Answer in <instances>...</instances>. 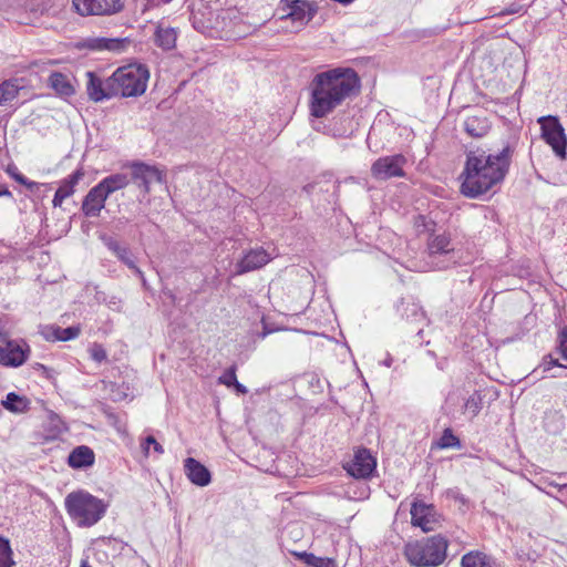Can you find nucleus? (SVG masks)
<instances>
[{
	"label": "nucleus",
	"instance_id": "nucleus-1",
	"mask_svg": "<svg viewBox=\"0 0 567 567\" xmlns=\"http://www.w3.org/2000/svg\"><path fill=\"white\" fill-rule=\"evenodd\" d=\"M513 154L514 147L509 144L495 153H486L482 148L468 151L461 174V193L468 198H477L501 184L509 171Z\"/></svg>",
	"mask_w": 567,
	"mask_h": 567
},
{
	"label": "nucleus",
	"instance_id": "nucleus-2",
	"mask_svg": "<svg viewBox=\"0 0 567 567\" xmlns=\"http://www.w3.org/2000/svg\"><path fill=\"white\" fill-rule=\"evenodd\" d=\"M310 89V114L321 118L358 93L360 79L353 69L336 68L315 75Z\"/></svg>",
	"mask_w": 567,
	"mask_h": 567
},
{
	"label": "nucleus",
	"instance_id": "nucleus-3",
	"mask_svg": "<svg viewBox=\"0 0 567 567\" xmlns=\"http://www.w3.org/2000/svg\"><path fill=\"white\" fill-rule=\"evenodd\" d=\"M449 542L442 535L425 537L408 543L404 555L408 561L415 567H436L446 558Z\"/></svg>",
	"mask_w": 567,
	"mask_h": 567
},
{
	"label": "nucleus",
	"instance_id": "nucleus-4",
	"mask_svg": "<svg viewBox=\"0 0 567 567\" xmlns=\"http://www.w3.org/2000/svg\"><path fill=\"white\" fill-rule=\"evenodd\" d=\"M150 71L144 64H128L116 69L110 76L109 87L116 96L131 97L142 95L147 87Z\"/></svg>",
	"mask_w": 567,
	"mask_h": 567
},
{
	"label": "nucleus",
	"instance_id": "nucleus-5",
	"mask_svg": "<svg viewBox=\"0 0 567 567\" xmlns=\"http://www.w3.org/2000/svg\"><path fill=\"white\" fill-rule=\"evenodd\" d=\"M65 508L68 514L82 527L93 526L106 512V505L102 499L84 491L70 493L65 497Z\"/></svg>",
	"mask_w": 567,
	"mask_h": 567
},
{
	"label": "nucleus",
	"instance_id": "nucleus-6",
	"mask_svg": "<svg viewBox=\"0 0 567 567\" xmlns=\"http://www.w3.org/2000/svg\"><path fill=\"white\" fill-rule=\"evenodd\" d=\"M429 256L435 269L443 270L455 264L460 258L450 235L446 233L433 234L427 241Z\"/></svg>",
	"mask_w": 567,
	"mask_h": 567
},
{
	"label": "nucleus",
	"instance_id": "nucleus-7",
	"mask_svg": "<svg viewBox=\"0 0 567 567\" xmlns=\"http://www.w3.org/2000/svg\"><path fill=\"white\" fill-rule=\"evenodd\" d=\"M538 123L540 124L542 137L551 146L558 157L565 158L567 138L558 118L551 115L542 116L538 118Z\"/></svg>",
	"mask_w": 567,
	"mask_h": 567
},
{
	"label": "nucleus",
	"instance_id": "nucleus-8",
	"mask_svg": "<svg viewBox=\"0 0 567 567\" xmlns=\"http://www.w3.org/2000/svg\"><path fill=\"white\" fill-rule=\"evenodd\" d=\"M406 158L402 154L379 157L371 165V175L378 181H386L394 177H404Z\"/></svg>",
	"mask_w": 567,
	"mask_h": 567
},
{
	"label": "nucleus",
	"instance_id": "nucleus-9",
	"mask_svg": "<svg viewBox=\"0 0 567 567\" xmlns=\"http://www.w3.org/2000/svg\"><path fill=\"white\" fill-rule=\"evenodd\" d=\"M278 10L282 12L279 19H290L302 27L313 18L317 6L306 0H281Z\"/></svg>",
	"mask_w": 567,
	"mask_h": 567
},
{
	"label": "nucleus",
	"instance_id": "nucleus-10",
	"mask_svg": "<svg viewBox=\"0 0 567 567\" xmlns=\"http://www.w3.org/2000/svg\"><path fill=\"white\" fill-rule=\"evenodd\" d=\"M130 182H133L144 195L148 194L154 183H164L165 175L155 166L142 162L131 164Z\"/></svg>",
	"mask_w": 567,
	"mask_h": 567
},
{
	"label": "nucleus",
	"instance_id": "nucleus-11",
	"mask_svg": "<svg viewBox=\"0 0 567 567\" xmlns=\"http://www.w3.org/2000/svg\"><path fill=\"white\" fill-rule=\"evenodd\" d=\"M411 523L424 533L433 532L441 526V515L432 504L415 501L411 506Z\"/></svg>",
	"mask_w": 567,
	"mask_h": 567
},
{
	"label": "nucleus",
	"instance_id": "nucleus-12",
	"mask_svg": "<svg viewBox=\"0 0 567 567\" xmlns=\"http://www.w3.org/2000/svg\"><path fill=\"white\" fill-rule=\"evenodd\" d=\"M81 16L114 14L122 10L121 0H73Z\"/></svg>",
	"mask_w": 567,
	"mask_h": 567
},
{
	"label": "nucleus",
	"instance_id": "nucleus-13",
	"mask_svg": "<svg viewBox=\"0 0 567 567\" xmlns=\"http://www.w3.org/2000/svg\"><path fill=\"white\" fill-rule=\"evenodd\" d=\"M30 353V347L21 341L10 340L0 347V364L4 367L17 368L22 365Z\"/></svg>",
	"mask_w": 567,
	"mask_h": 567
},
{
	"label": "nucleus",
	"instance_id": "nucleus-14",
	"mask_svg": "<svg viewBox=\"0 0 567 567\" xmlns=\"http://www.w3.org/2000/svg\"><path fill=\"white\" fill-rule=\"evenodd\" d=\"M375 466V458L370 451L361 449L354 453L353 460L346 466V470L355 478H368L374 472Z\"/></svg>",
	"mask_w": 567,
	"mask_h": 567
},
{
	"label": "nucleus",
	"instance_id": "nucleus-15",
	"mask_svg": "<svg viewBox=\"0 0 567 567\" xmlns=\"http://www.w3.org/2000/svg\"><path fill=\"white\" fill-rule=\"evenodd\" d=\"M271 260L270 255L264 248L250 249L236 265V275L254 271L267 265Z\"/></svg>",
	"mask_w": 567,
	"mask_h": 567
},
{
	"label": "nucleus",
	"instance_id": "nucleus-16",
	"mask_svg": "<svg viewBox=\"0 0 567 567\" xmlns=\"http://www.w3.org/2000/svg\"><path fill=\"white\" fill-rule=\"evenodd\" d=\"M109 195L96 184L92 187L82 203V212L87 217H97L105 206Z\"/></svg>",
	"mask_w": 567,
	"mask_h": 567
},
{
	"label": "nucleus",
	"instance_id": "nucleus-17",
	"mask_svg": "<svg viewBox=\"0 0 567 567\" xmlns=\"http://www.w3.org/2000/svg\"><path fill=\"white\" fill-rule=\"evenodd\" d=\"M87 82H86V92L89 97L94 102H101L103 100L111 99L116 96V93H112L109 87L110 78L105 81H102L99 76H96L93 72H87ZM112 91H114L112 89Z\"/></svg>",
	"mask_w": 567,
	"mask_h": 567
},
{
	"label": "nucleus",
	"instance_id": "nucleus-18",
	"mask_svg": "<svg viewBox=\"0 0 567 567\" xmlns=\"http://www.w3.org/2000/svg\"><path fill=\"white\" fill-rule=\"evenodd\" d=\"M184 472L187 478L197 486H207L212 481L208 468L193 457L184 461Z\"/></svg>",
	"mask_w": 567,
	"mask_h": 567
},
{
	"label": "nucleus",
	"instance_id": "nucleus-19",
	"mask_svg": "<svg viewBox=\"0 0 567 567\" xmlns=\"http://www.w3.org/2000/svg\"><path fill=\"white\" fill-rule=\"evenodd\" d=\"M95 461L94 452L86 445L76 446L71 451L68 457V464L72 468H84L92 466Z\"/></svg>",
	"mask_w": 567,
	"mask_h": 567
},
{
	"label": "nucleus",
	"instance_id": "nucleus-20",
	"mask_svg": "<svg viewBox=\"0 0 567 567\" xmlns=\"http://www.w3.org/2000/svg\"><path fill=\"white\" fill-rule=\"evenodd\" d=\"M463 126L465 132L475 138L485 136L491 128L487 117L477 115L467 116Z\"/></svg>",
	"mask_w": 567,
	"mask_h": 567
},
{
	"label": "nucleus",
	"instance_id": "nucleus-21",
	"mask_svg": "<svg viewBox=\"0 0 567 567\" xmlns=\"http://www.w3.org/2000/svg\"><path fill=\"white\" fill-rule=\"evenodd\" d=\"M130 184V176L125 173H116L104 177L99 185L110 196L116 190L125 188Z\"/></svg>",
	"mask_w": 567,
	"mask_h": 567
},
{
	"label": "nucleus",
	"instance_id": "nucleus-22",
	"mask_svg": "<svg viewBox=\"0 0 567 567\" xmlns=\"http://www.w3.org/2000/svg\"><path fill=\"white\" fill-rule=\"evenodd\" d=\"M176 39L177 32L175 29L162 24L157 25L154 34V41L157 47L163 50H171L175 47Z\"/></svg>",
	"mask_w": 567,
	"mask_h": 567
},
{
	"label": "nucleus",
	"instance_id": "nucleus-23",
	"mask_svg": "<svg viewBox=\"0 0 567 567\" xmlns=\"http://www.w3.org/2000/svg\"><path fill=\"white\" fill-rule=\"evenodd\" d=\"M462 567H494L493 559L481 553V551H470L465 554L461 559Z\"/></svg>",
	"mask_w": 567,
	"mask_h": 567
},
{
	"label": "nucleus",
	"instance_id": "nucleus-24",
	"mask_svg": "<svg viewBox=\"0 0 567 567\" xmlns=\"http://www.w3.org/2000/svg\"><path fill=\"white\" fill-rule=\"evenodd\" d=\"M30 401L25 396H21L14 392L7 394L2 401V405L6 410L13 413H23L29 410Z\"/></svg>",
	"mask_w": 567,
	"mask_h": 567
},
{
	"label": "nucleus",
	"instance_id": "nucleus-25",
	"mask_svg": "<svg viewBox=\"0 0 567 567\" xmlns=\"http://www.w3.org/2000/svg\"><path fill=\"white\" fill-rule=\"evenodd\" d=\"M398 311L401 312V316L405 318L408 321L419 322L425 318L421 306L414 301L402 300L400 306L398 307Z\"/></svg>",
	"mask_w": 567,
	"mask_h": 567
},
{
	"label": "nucleus",
	"instance_id": "nucleus-26",
	"mask_svg": "<svg viewBox=\"0 0 567 567\" xmlns=\"http://www.w3.org/2000/svg\"><path fill=\"white\" fill-rule=\"evenodd\" d=\"M66 426L62 419L55 414L54 412H50L48 414V422H47V440H55L58 439L62 433L66 431Z\"/></svg>",
	"mask_w": 567,
	"mask_h": 567
},
{
	"label": "nucleus",
	"instance_id": "nucleus-27",
	"mask_svg": "<svg viewBox=\"0 0 567 567\" xmlns=\"http://www.w3.org/2000/svg\"><path fill=\"white\" fill-rule=\"evenodd\" d=\"M127 45L125 39L101 38L93 41L92 48L100 51L122 52Z\"/></svg>",
	"mask_w": 567,
	"mask_h": 567
},
{
	"label": "nucleus",
	"instance_id": "nucleus-28",
	"mask_svg": "<svg viewBox=\"0 0 567 567\" xmlns=\"http://www.w3.org/2000/svg\"><path fill=\"white\" fill-rule=\"evenodd\" d=\"M50 85L51 87L59 94L69 96L73 94L74 90L68 78L59 72L52 73L50 75Z\"/></svg>",
	"mask_w": 567,
	"mask_h": 567
},
{
	"label": "nucleus",
	"instance_id": "nucleus-29",
	"mask_svg": "<svg viewBox=\"0 0 567 567\" xmlns=\"http://www.w3.org/2000/svg\"><path fill=\"white\" fill-rule=\"evenodd\" d=\"M20 89L18 80L3 81L0 84V105L12 101L18 95Z\"/></svg>",
	"mask_w": 567,
	"mask_h": 567
},
{
	"label": "nucleus",
	"instance_id": "nucleus-30",
	"mask_svg": "<svg viewBox=\"0 0 567 567\" xmlns=\"http://www.w3.org/2000/svg\"><path fill=\"white\" fill-rule=\"evenodd\" d=\"M83 176L84 174L82 171H75L61 182L56 190L66 198L70 197L74 193L75 185L83 178Z\"/></svg>",
	"mask_w": 567,
	"mask_h": 567
},
{
	"label": "nucleus",
	"instance_id": "nucleus-31",
	"mask_svg": "<svg viewBox=\"0 0 567 567\" xmlns=\"http://www.w3.org/2000/svg\"><path fill=\"white\" fill-rule=\"evenodd\" d=\"M296 556L302 559L310 567H333L334 561L331 558L318 557L310 553H296Z\"/></svg>",
	"mask_w": 567,
	"mask_h": 567
},
{
	"label": "nucleus",
	"instance_id": "nucleus-32",
	"mask_svg": "<svg viewBox=\"0 0 567 567\" xmlns=\"http://www.w3.org/2000/svg\"><path fill=\"white\" fill-rule=\"evenodd\" d=\"M7 173L19 184L25 186L30 192H34L39 184L37 182L28 179L24 175H22L17 166L9 165L7 168Z\"/></svg>",
	"mask_w": 567,
	"mask_h": 567
},
{
	"label": "nucleus",
	"instance_id": "nucleus-33",
	"mask_svg": "<svg viewBox=\"0 0 567 567\" xmlns=\"http://www.w3.org/2000/svg\"><path fill=\"white\" fill-rule=\"evenodd\" d=\"M12 550L7 538L0 536V567H12Z\"/></svg>",
	"mask_w": 567,
	"mask_h": 567
},
{
	"label": "nucleus",
	"instance_id": "nucleus-34",
	"mask_svg": "<svg viewBox=\"0 0 567 567\" xmlns=\"http://www.w3.org/2000/svg\"><path fill=\"white\" fill-rule=\"evenodd\" d=\"M482 396L480 393H473L465 402V412L471 414V417H475L482 410Z\"/></svg>",
	"mask_w": 567,
	"mask_h": 567
},
{
	"label": "nucleus",
	"instance_id": "nucleus-35",
	"mask_svg": "<svg viewBox=\"0 0 567 567\" xmlns=\"http://www.w3.org/2000/svg\"><path fill=\"white\" fill-rule=\"evenodd\" d=\"M437 445L441 449L460 447L461 442L458 437L453 434L451 429H445Z\"/></svg>",
	"mask_w": 567,
	"mask_h": 567
},
{
	"label": "nucleus",
	"instance_id": "nucleus-36",
	"mask_svg": "<svg viewBox=\"0 0 567 567\" xmlns=\"http://www.w3.org/2000/svg\"><path fill=\"white\" fill-rule=\"evenodd\" d=\"M557 351L567 361V327H561L557 336Z\"/></svg>",
	"mask_w": 567,
	"mask_h": 567
},
{
	"label": "nucleus",
	"instance_id": "nucleus-37",
	"mask_svg": "<svg viewBox=\"0 0 567 567\" xmlns=\"http://www.w3.org/2000/svg\"><path fill=\"white\" fill-rule=\"evenodd\" d=\"M103 244L117 257L120 256L122 252H125V248L124 246H121L120 243L114 239L113 237H110V236H106V235H103L101 237Z\"/></svg>",
	"mask_w": 567,
	"mask_h": 567
},
{
	"label": "nucleus",
	"instance_id": "nucleus-38",
	"mask_svg": "<svg viewBox=\"0 0 567 567\" xmlns=\"http://www.w3.org/2000/svg\"><path fill=\"white\" fill-rule=\"evenodd\" d=\"M59 333V341H69L72 339H75L80 334V328L78 327H68V328H61L59 327L58 330Z\"/></svg>",
	"mask_w": 567,
	"mask_h": 567
},
{
	"label": "nucleus",
	"instance_id": "nucleus-39",
	"mask_svg": "<svg viewBox=\"0 0 567 567\" xmlns=\"http://www.w3.org/2000/svg\"><path fill=\"white\" fill-rule=\"evenodd\" d=\"M153 445V449L154 451L157 453V454H163L164 453V449L163 446L155 440L154 436L152 435H148L144 442L142 443V450L144 452V454L147 456L150 454V446Z\"/></svg>",
	"mask_w": 567,
	"mask_h": 567
},
{
	"label": "nucleus",
	"instance_id": "nucleus-40",
	"mask_svg": "<svg viewBox=\"0 0 567 567\" xmlns=\"http://www.w3.org/2000/svg\"><path fill=\"white\" fill-rule=\"evenodd\" d=\"M236 381V365H231L223 373V375L219 377V383L228 388H230Z\"/></svg>",
	"mask_w": 567,
	"mask_h": 567
},
{
	"label": "nucleus",
	"instance_id": "nucleus-41",
	"mask_svg": "<svg viewBox=\"0 0 567 567\" xmlns=\"http://www.w3.org/2000/svg\"><path fill=\"white\" fill-rule=\"evenodd\" d=\"M90 357L92 360H94L95 362L97 363H101L103 362L104 360H106V351L105 349L103 348L102 344H99V343H94L91 348H90Z\"/></svg>",
	"mask_w": 567,
	"mask_h": 567
},
{
	"label": "nucleus",
	"instance_id": "nucleus-42",
	"mask_svg": "<svg viewBox=\"0 0 567 567\" xmlns=\"http://www.w3.org/2000/svg\"><path fill=\"white\" fill-rule=\"evenodd\" d=\"M59 327L45 326L41 329V336L48 341H59Z\"/></svg>",
	"mask_w": 567,
	"mask_h": 567
},
{
	"label": "nucleus",
	"instance_id": "nucleus-43",
	"mask_svg": "<svg viewBox=\"0 0 567 567\" xmlns=\"http://www.w3.org/2000/svg\"><path fill=\"white\" fill-rule=\"evenodd\" d=\"M523 10V6L516 2L511 3L503 11L497 13V16H507V14H516Z\"/></svg>",
	"mask_w": 567,
	"mask_h": 567
},
{
	"label": "nucleus",
	"instance_id": "nucleus-44",
	"mask_svg": "<svg viewBox=\"0 0 567 567\" xmlns=\"http://www.w3.org/2000/svg\"><path fill=\"white\" fill-rule=\"evenodd\" d=\"M544 371H548L553 367L567 368L566 364H561L557 359H553L551 355H547L543 361Z\"/></svg>",
	"mask_w": 567,
	"mask_h": 567
},
{
	"label": "nucleus",
	"instance_id": "nucleus-45",
	"mask_svg": "<svg viewBox=\"0 0 567 567\" xmlns=\"http://www.w3.org/2000/svg\"><path fill=\"white\" fill-rule=\"evenodd\" d=\"M117 258L124 262L128 268L135 267V261L133 255L131 254L128 248H125V252H122Z\"/></svg>",
	"mask_w": 567,
	"mask_h": 567
},
{
	"label": "nucleus",
	"instance_id": "nucleus-46",
	"mask_svg": "<svg viewBox=\"0 0 567 567\" xmlns=\"http://www.w3.org/2000/svg\"><path fill=\"white\" fill-rule=\"evenodd\" d=\"M64 199H66L65 196H63L62 194H60L58 190L55 192V195H54V198L52 200L53 203V206L54 207H58V206H61L62 203L64 202Z\"/></svg>",
	"mask_w": 567,
	"mask_h": 567
},
{
	"label": "nucleus",
	"instance_id": "nucleus-47",
	"mask_svg": "<svg viewBox=\"0 0 567 567\" xmlns=\"http://www.w3.org/2000/svg\"><path fill=\"white\" fill-rule=\"evenodd\" d=\"M0 197H9V198L13 199L12 193L3 184H0Z\"/></svg>",
	"mask_w": 567,
	"mask_h": 567
},
{
	"label": "nucleus",
	"instance_id": "nucleus-48",
	"mask_svg": "<svg viewBox=\"0 0 567 567\" xmlns=\"http://www.w3.org/2000/svg\"><path fill=\"white\" fill-rule=\"evenodd\" d=\"M231 386H234L235 390L240 394H246L248 392L247 388L239 383L238 380Z\"/></svg>",
	"mask_w": 567,
	"mask_h": 567
},
{
	"label": "nucleus",
	"instance_id": "nucleus-49",
	"mask_svg": "<svg viewBox=\"0 0 567 567\" xmlns=\"http://www.w3.org/2000/svg\"><path fill=\"white\" fill-rule=\"evenodd\" d=\"M130 269H132L133 272L141 278L143 285L145 286L146 285V279L144 277L143 271L136 265H135V267H131Z\"/></svg>",
	"mask_w": 567,
	"mask_h": 567
},
{
	"label": "nucleus",
	"instance_id": "nucleus-50",
	"mask_svg": "<svg viewBox=\"0 0 567 567\" xmlns=\"http://www.w3.org/2000/svg\"><path fill=\"white\" fill-rule=\"evenodd\" d=\"M391 362H392V359H391V358H388V359L384 361V365L390 367V365H391Z\"/></svg>",
	"mask_w": 567,
	"mask_h": 567
},
{
	"label": "nucleus",
	"instance_id": "nucleus-51",
	"mask_svg": "<svg viewBox=\"0 0 567 567\" xmlns=\"http://www.w3.org/2000/svg\"><path fill=\"white\" fill-rule=\"evenodd\" d=\"M81 567H91L90 564L86 560H83L81 563Z\"/></svg>",
	"mask_w": 567,
	"mask_h": 567
}]
</instances>
